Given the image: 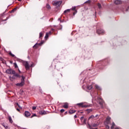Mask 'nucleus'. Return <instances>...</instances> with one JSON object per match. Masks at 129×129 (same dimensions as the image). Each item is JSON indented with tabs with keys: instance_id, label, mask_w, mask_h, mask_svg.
I'll list each match as a JSON object with an SVG mask.
<instances>
[{
	"instance_id": "4468645a",
	"label": "nucleus",
	"mask_w": 129,
	"mask_h": 129,
	"mask_svg": "<svg viewBox=\"0 0 129 129\" xmlns=\"http://www.w3.org/2000/svg\"><path fill=\"white\" fill-rule=\"evenodd\" d=\"M75 112H76V110L73 109H70L69 111V113L70 114H73V113H75Z\"/></svg>"
},
{
	"instance_id": "6e6552de",
	"label": "nucleus",
	"mask_w": 129,
	"mask_h": 129,
	"mask_svg": "<svg viewBox=\"0 0 129 129\" xmlns=\"http://www.w3.org/2000/svg\"><path fill=\"white\" fill-rule=\"evenodd\" d=\"M110 120H111V118L109 116H108L106 119V122L107 124H110V123H111V122H110Z\"/></svg>"
},
{
	"instance_id": "2f4dec72",
	"label": "nucleus",
	"mask_w": 129,
	"mask_h": 129,
	"mask_svg": "<svg viewBox=\"0 0 129 129\" xmlns=\"http://www.w3.org/2000/svg\"><path fill=\"white\" fill-rule=\"evenodd\" d=\"M97 6H98L99 9H101V5L100 3H98L97 4Z\"/></svg>"
},
{
	"instance_id": "864d4df0",
	"label": "nucleus",
	"mask_w": 129,
	"mask_h": 129,
	"mask_svg": "<svg viewBox=\"0 0 129 129\" xmlns=\"http://www.w3.org/2000/svg\"><path fill=\"white\" fill-rule=\"evenodd\" d=\"M56 59H54L53 60V62H55L56 61Z\"/></svg>"
},
{
	"instance_id": "7ed1b4c3",
	"label": "nucleus",
	"mask_w": 129,
	"mask_h": 129,
	"mask_svg": "<svg viewBox=\"0 0 129 129\" xmlns=\"http://www.w3.org/2000/svg\"><path fill=\"white\" fill-rule=\"evenodd\" d=\"M62 4V1H53L52 5L54 6V7H56V8H58V7H60L61 6V4Z\"/></svg>"
},
{
	"instance_id": "a19ab883",
	"label": "nucleus",
	"mask_w": 129,
	"mask_h": 129,
	"mask_svg": "<svg viewBox=\"0 0 129 129\" xmlns=\"http://www.w3.org/2000/svg\"><path fill=\"white\" fill-rule=\"evenodd\" d=\"M16 9H13V10H12V13H14V12H15V11H16Z\"/></svg>"
},
{
	"instance_id": "58836bf2",
	"label": "nucleus",
	"mask_w": 129,
	"mask_h": 129,
	"mask_svg": "<svg viewBox=\"0 0 129 129\" xmlns=\"http://www.w3.org/2000/svg\"><path fill=\"white\" fill-rule=\"evenodd\" d=\"M48 35H52V32L51 31H49V32H47Z\"/></svg>"
},
{
	"instance_id": "2eb2a0df",
	"label": "nucleus",
	"mask_w": 129,
	"mask_h": 129,
	"mask_svg": "<svg viewBox=\"0 0 129 129\" xmlns=\"http://www.w3.org/2000/svg\"><path fill=\"white\" fill-rule=\"evenodd\" d=\"M44 31L41 32L39 33V39H42V38H43V37H44Z\"/></svg>"
},
{
	"instance_id": "72a5a7b5",
	"label": "nucleus",
	"mask_w": 129,
	"mask_h": 129,
	"mask_svg": "<svg viewBox=\"0 0 129 129\" xmlns=\"http://www.w3.org/2000/svg\"><path fill=\"white\" fill-rule=\"evenodd\" d=\"M80 119H81V121H83V120L85 119V118H84V116H82Z\"/></svg>"
},
{
	"instance_id": "e433bc0d",
	"label": "nucleus",
	"mask_w": 129,
	"mask_h": 129,
	"mask_svg": "<svg viewBox=\"0 0 129 129\" xmlns=\"http://www.w3.org/2000/svg\"><path fill=\"white\" fill-rule=\"evenodd\" d=\"M72 10V11H75V10H76V7H73Z\"/></svg>"
},
{
	"instance_id": "aec40b11",
	"label": "nucleus",
	"mask_w": 129,
	"mask_h": 129,
	"mask_svg": "<svg viewBox=\"0 0 129 129\" xmlns=\"http://www.w3.org/2000/svg\"><path fill=\"white\" fill-rule=\"evenodd\" d=\"M95 87L97 90H101L100 87L98 85H95Z\"/></svg>"
},
{
	"instance_id": "3c124183",
	"label": "nucleus",
	"mask_w": 129,
	"mask_h": 129,
	"mask_svg": "<svg viewBox=\"0 0 129 129\" xmlns=\"http://www.w3.org/2000/svg\"><path fill=\"white\" fill-rule=\"evenodd\" d=\"M18 2H22V0H18Z\"/></svg>"
},
{
	"instance_id": "4c0bfd02",
	"label": "nucleus",
	"mask_w": 129,
	"mask_h": 129,
	"mask_svg": "<svg viewBox=\"0 0 129 129\" xmlns=\"http://www.w3.org/2000/svg\"><path fill=\"white\" fill-rule=\"evenodd\" d=\"M36 108H37V107H36V106H33V107H32L33 110H35V109H36Z\"/></svg>"
},
{
	"instance_id": "1a4fd4ad",
	"label": "nucleus",
	"mask_w": 129,
	"mask_h": 129,
	"mask_svg": "<svg viewBox=\"0 0 129 129\" xmlns=\"http://www.w3.org/2000/svg\"><path fill=\"white\" fill-rule=\"evenodd\" d=\"M43 44L42 42H41L40 43H36L34 46H33V48L34 49H37V48L39 47V46H42V45Z\"/></svg>"
},
{
	"instance_id": "c9c22d12",
	"label": "nucleus",
	"mask_w": 129,
	"mask_h": 129,
	"mask_svg": "<svg viewBox=\"0 0 129 129\" xmlns=\"http://www.w3.org/2000/svg\"><path fill=\"white\" fill-rule=\"evenodd\" d=\"M64 111H65V110L63 109H62L60 110L61 113H63V112H64Z\"/></svg>"
},
{
	"instance_id": "ddd939ff",
	"label": "nucleus",
	"mask_w": 129,
	"mask_h": 129,
	"mask_svg": "<svg viewBox=\"0 0 129 129\" xmlns=\"http://www.w3.org/2000/svg\"><path fill=\"white\" fill-rule=\"evenodd\" d=\"M30 115H31V113H30V112L27 111L25 112V116L28 117V116H30Z\"/></svg>"
},
{
	"instance_id": "a211bd4d",
	"label": "nucleus",
	"mask_w": 129,
	"mask_h": 129,
	"mask_svg": "<svg viewBox=\"0 0 129 129\" xmlns=\"http://www.w3.org/2000/svg\"><path fill=\"white\" fill-rule=\"evenodd\" d=\"M46 8L48 9V10H51V6H50V5L49 4H46Z\"/></svg>"
},
{
	"instance_id": "de8ad7c7",
	"label": "nucleus",
	"mask_w": 129,
	"mask_h": 129,
	"mask_svg": "<svg viewBox=\"0 0 129 129\" xmlns=\"http://www.w3.org/2000/svg\"><path fill=\"white\" fill-rule=\"evenodd\" d=\"M77 115H75L74 116V118H77Z\"/></svg>"
},
{
	"instance_id": "c756f323",
	"label": "nucleus",
	"mask_w": 129,
	"mask_h": 129,
	"mask_svg": "<svg viewBox=\"0 0 129 129\" xmlns=\"http://www.w3.org/2000/svg\"><path fill=\"white\" fill-rule=\"evenodd\" d=\"M87 111H88V113H90V112H91V111H92V109H87Z\"/></svg>"
},
{
	"instance_id": "dca6fc26",
	"label": "nucleus",
	"mask_w": 129,
	"mask_h": 129,
	"mask_svg": "<svg viewBox=\"0 0 129 129\" xmlns=\"http://www.w3.org/2000/svg\"><path fill=\"white\" fill-rule=\"evenodd\" d=\"M6 73L8 74H12V69H8L6 71Z\"/></svg>"
},
{
	"instance_id": "a18cd8bd",
	"label": "nucleus",
	"mask_w": 129,
	"mask_h": 129,
	"mask_svg": "<svg viewBox=\"0 0 129 129\" xmlns=\"http://www.w3.org/2000/svg\"><path fill=\"white\" fill-rule=\"evenodd\" d=\"M33 116H36V114H34V115H33L31 117H33Z\"/></svg>"
},
{
	"instance_id": "79ce46f5",
	"label": "nucleus",
	"mask_w": 129,
	"mask_h": 129,
	"mask_svg": "<svg viewBox=\"0 0 129 129\" xmlns=\"http://www.w3.org/2000/svg\"><path fill=\"white\" fill-rule=\"evenodd\" d=\"M106 128L109 129V126L108 125H106Z\"/></svg>"
},
{
	"instance_id": "c85d7f7f",
	"label": "nucleus",
	"mask_w": 129,
	"mask_h": 129,
	"mask_svg": "<svg viewBox=\"0 0 129 129\" xmlns=\"http://www.w3.org/2000/svg\"><path fill=\"white\" fill-rule=\"evenodd\" d=\"M94 117H95V116H94L93 115H92L89 117V119H90L91 118H94Z\"/></svg>"
},
{
	"instance_id": "cd10ccee",
	"label": "nucleus",
	"mask_w": 129,
	"mask_h": 129,
	"mask_svg": "<svg viewBox=\"0 0 129 129\" xmlns=\"http://www.w3.org/2000/svg\"><path fill=\"white\" fill-rule=\"evenodd\" d=\"M11 74H14V75H15V74H16V71L12 70Z\"/></svg>"
},
{
	"instance_id": "9d476101",
	"label": "nucleus",
	"mask_w": 129,
	"mask_h": 129,
	"mask_svg": "<svg viewBox=\"0 0 129 129\" xmlns=\"http://www.w3.org/2000/svg\"><path fill=\"white\" fill-rule=\"evenodd\" d=\"M13 79H16V78H21V76L18 74H15L12 76Z\"/></svg>"
},
{
	"instance_id": "a878e982",
	"label": "nucleus",
	"mask_w": 129,
	"mask_h": 129,
	"mask_svg": "<svg viewBox=\"0 0 129 129\" xmlns=\"http://www.w3.org/2000/svg\"><path fill=\"white\" fill-rule=\"evenodd\" d=\"M70 9H67L64 11V14H66L67 13H70Z\"/></svg>"
},
{
	"instance_id": "393cba45",
	"label": "nucleus",
	"mask_w": 129,
	"mask_h": 129,
	"mask_svg": "<svg viewBox=\"0 0 129 129\" xmlns=\"http://www.w3.org/2000/svg\"><path fill=\"white\" fill-rule=\"evenodd\" d=\"M15 107H19V108L22 109V107H21V106H20V105H19V103H16V104L15 105Z\"/></svg>"
},
{
	"instance_id": "37998d69",
	"label": "nucleus",
	"mask_w": 129,
	"mask_h": 129,
	"mask_svg": "<svg viewBox=\"0 0 129 129\" xmlns=\"http://www.w3.org/2000/svg\"><path fill=\"white\" fill-rule=\"evenodd\" d=\"M128 11V8H127L126 9L125 12H127Z\"/></svg>"
},
{
	"instance_id": "f257e3e1",
	"label": "nucleus",
	"mask_w": 129,
	"mask_h": 129,
	"mask_svg": "<svg viewBox=\"0 0 129 129\" xmlns=\"http://www.w3.org/2000/svg\"><path fill=\"white\" fill-rule=\"evenodd\" d=\"M26 78L24 77V76H21V82L20 83H17L16 84V86H19L20 87H22L25 85V79Z\"/></svg>"
},
{
	"instance_id": "9b49d317",
	"label": "nucleus",
	"mask_w": 129,
	"mask_h": 129,
	"mask_svg": "<svg viewBox=\"0 0 129 129\" xmlns=\"http://www.w3.org/2000/svg\"><path fill=\"white\" fill-rule=\"evenodd\" d=\"M114 4H115V5H121V4H122V2L120 0H115Z\"/></svg>"
},
{
	"instance_id": "f8f14e48",
	"label": "nucleus",
	"mask_w": 129,
	"mask_h": 129,
	"mask_svg": "<svg viewBox=\"0 0 129 129\" xmlns=\"http://www.w3.org/2000/svg\"><path fill=\"white\" fill-rule=\"evenodd\" d=\"M63 108H69V104L67 102L64 103L63 105L62 106Z\"/></svg>"
},
{
	"instance_id": "6e6d98bb",
	"label": "nucleus",
	"mask_w": 129,
	"mask_h": 129,
	"mask_svg": "<svg viewBox=\"0 0 129 129\" xmlns=\"http://www.w3.org/2000/svg\"><path fill=\"white\" fill-rule=\"evenodd\" d=\"M51 30H52V31H54V29H51Z\"/></svg>"
},
{
	"instance_id": "7c9ffc66",
	"label": "nucleus",
	"mask_w": 129,
	"mask_h": 129,
	"mask_svg": "<svg viewBox=\"0 0 129 129\" xmlns=\"http://www.w3.org/2000/svg\"><path fill=\"white\" fill-rule=\"evenodd\" d=\"M14 65L15 68H18V64H17L16 62L14 63Z\"/></svg>"
},
{
	"instance_id": "13d9d810",
	"label": "nucleus",
	"mask_w": 129,
	"mask_h": 129,
	"mask_svg": "<svg viewBox=\"0 0 129 129\" xmlns=\"http://www.w3.org/2000/svg\"><path fill=\"white\" fill-rule=\"evenodd\" d=\"M74 15H75V13H74Z\"/></svg>"
},
{
	"instance_id": "8fccbe9b",
	"label": "nucleus",
	"mask_w": 129,
	"mask_h": 129,
	"mask_svg": "<svg viewBox=\"0 0 129 129\" xmlns=\"http://www.w3.org/2000/svg\"><path fill=\"white\" fill-rule=\"evenodd\" d=\"M19 72V73H21V71H20V70L18 69Z\"/></svg>"
},
{
	"instance_id": "f03ea898",
	"label": "nucleus",
	"mask_w": 129,
	"mask_h": 129,
	"mask_svg": "<svg viewBox=\"0 0 129 129\" xmlns=\"http://www.w3.org/2000/svg\"><path fill=\"white\" fill-rule=\"evenodd\" d=\"M77 105L79 107H82V108H86V107H89V106H90V105H89L87 104H85V103H79L77 104Z\"/></svg>"
},
{
	"instance_id": "5701e85b",
	"label": "nucleus",
	"mask_w": 129,
	"mask_h": 129,
	"mask_svg": "<svg viewBox=\"0 0 129 129\" xmlns=\"http://www.w3.org/2000/svg\"><path fill=\"white\" fill-rule=\"evenodd\" d=\"M114 126H115V123H114V122H112V126H111V128L113 129L114 128Z\"/></svg>"
},
{
	"instance_id": "09e8293b",
	"label": "nucleus",
	"mask_w": 129,
	"mask_h": 129,
	"mask_svg": "<svg viewBox=\"0 0 129 129\" xmlns=\"http://www.w3.org/2000/svg\"><path fill=\"white\" fill-rule=\"evenodd\" d=\"M8 20V18H6V19L3 20V21H7Z\"/></svg>"
},
{
	"instance_id": "f3484780",
	"label": "nucleus",
	"mask_w": 129,
	"mask_h": 129,
	"mask_svg": "<svg viewBox=\"0 0 129 129\" xmlns=\"http://www.w3.org/2000/svg\"><path fill=\"white\" fill-rule=\"evenodd\" d=\"M9 122H10L11 123H13V122H14V121H13V119H12V117H11V116H9Z\"/></svg>"
},
{
	"instance_id": "423d86ee",
	"label": "nucleus",
	"mask_w": 129,
	"mask_h": 129,
	"mask_svg": "<svg viewBox=\"0 0 129 129\" xmlns=\"http://www.w3.org/2000/svg\"><path fill=\"white\" fill-rule=\"evenodd\" d=\"M49 113V112L45 110H40L39 111V114L40 115H45L46 114H48Z\"/></svg>"
},
{
	"instance_id": "ea45409f",
	"label": "nucleus",
	"mask_w": 129,
	"mask_h": 129,
	"mask_svg": "<svg viewBox=\"0 0 129 129\" xmlns=\"http://www.w3.org/2000/svg\"><path fill=\"white\" fill-rule=\"evenodd\" d=\"M16 110H17V111L20 112V109H19V108L16 107Z\"/></svg>"
},
{
	"instance_id": "20e7f679",
	"label": "nucleus",
	"mask_w": 129,
	"mask_h": 129,
	"mask_svg": "<svg viewBox=\"0 0 129 129\" xmlns=\"http://www.w3.org/2000/svg\"><path fill=\"white\" fill-rule=\"evenodd\" d=\"M96 33L98 35H104V34H105V31L102 29H99L96 30Z\"/></svg>"
},
{
	"instance_id": "bb28decb",
	"label": "nucleus",
	"mask_w": 129,
	"mask_h": 129,
	"mask_svg": "<svg viewBox=\"0 0 129 129\" xmlns=\"http://www.w3.org/2000/svg\"><path fill=\"white\" fill-rule=\"evenodd\" d=\"M0 61H2V63H5V60L4 59V58L0 57Z\"/></svg>"
},
{
	"instance_id": "4be33fe9",
	"label": "nucleus",
	"mask_w": 129,
	"mask_h": 129,
	"mask_svg": "<svg viewBox=\"0 0 129 129\" xmlns=\"http://www.w3.org/2000/svg\"><path fill=\"white\" fill-rule=\"evenodd\" d=\"M48 38H49V33H48V32H47L46 33V35L45 36V40H47V39H48Z\"/></svg>"
},
{
	"instance_id": "6ab92c4d",
	"label": "nucleus",
	"mask_w": 129,
	"mask_h": 129,
	"mask_svg": "<svg viewBox=\"0 0 129 129\" xmlns=\"http://www.w3.org/2000/svg\"><path fill=\"white\" fill-rule=\"evenodd\" d=\"M92 88H93V87H92V85L87 86V89H88V90H91Z\"/></svg>"
},
{
	"instance_id": "0eeeda50",
	"label": "nucleus",
	"mask_w": 129,
	"mask_h": 129,
	"mask_svg": "<svg viewBox=\"0 0 129 129\" xmlns=\"http://www.w3.org/2000/svg\"><path fill=\"white\" fill-rule=\"evenodd\" d=\"M98 102L100 105H101V107L103 108V105H104V101L101 98L98 99Z\"/></svg>"
},
{
	"instance_id": "f704fd0d",
	"label": "nucleus",
	"mask_w": 129,
	"mask_h": 129,
	"mask_svg": "<svg viewBox=\"0 0 129 129\" xmlns=\"http://www.w3.org/2000/svg\"><path fill=\"white\" fill-rule=\"evenodd\" d=\"M97 125H98L97 124H95V123L92 124V126H93L94 127H96Z\"/></svg>"
},
{
	"instance_id": "39448f33",
	"label": "nucleus",
	"mask_w": 129,
	"mask_h": 129,
	"mask_svg": "<svg viewBox=\"0 0 129 129\" xmlns=\"http://www.w3.org/2000/svg\"><path fill=\"white\" fill-rule=\"evenodd\" d=\"M23 65L25 66L26 70H29L30 69V66H29V63L28 61L24 62Z\"/></svg>"
},
{
	"instance_id": "5fc2aeb1",
	"label": "nucleus",
	"mask_w": 129,
	"mask_h": 129,
	"mask_svg": "<svg viewBox=\"0 0 129 129\" xmlns=\"http://www.w3.org/2000/svg\"><path fill=\"white\" fill-rule=\"evenodd\" d=\"M31 67H33V63L31 65Z\"/></svg>"
},
{
	"instance_id": "c03bdc74",
	"label": "nucleus",
	"mask_w": 129,
	"mask_h": 129,
	"mask_svg": "<svg viewBox=\"0 0 129 129\" xmlns=\"http://www.w3.org/2000/svg\"><path fill=\"white\" fill-rule=\"evenodd\" d=\"M68 114V112L66 111V112H65V113H64V114H66H66Z\"/></svg>"
},
{
	"instance_id": "473e14b6",
	"label": "nucleus",
	"mask_w": 129,
	"mask_h": 129,
	"mask_svg": "<svg viewBox=\"0 0 129 129\" xmlns=\"http://www.w3.org/2000/svg\"><path fill=\"white\" fill-rule=\"evenodd\" d=\"M90 3H91V1L90 0H88L87 1H86L85 4H90Z\"/></svg>"
},
{
	"instance_id": "4d7b16f0",
	"label": "nucleus",
	"mask_w": 129,
	"mask_h": 129,
	"mask_svg": "<svg viewBox=\"0 0 129 129\" xmlns=\"http://www.w3.org/2000/svg\"><path fill=\"white\" fill-rule=\"evenodd\" d=\"M96 116H97V115H96L95 116V117H96Z\"/></svg>"
},
{
	"instance_id": "bf43d9fd",
	"label": "nucleus",
	"mask_w": 129,
	"mask_h": 129,
	"mask_svg": "<svg viewBox=\"0 0 129 129\" xmlns=\"http://www.w3.org/2000/svg\"><path fill=\"white\" fill-rule=\"evenodd\" d=\"M4 126L5 127H6V126H5V125H4Z\"/></svg>"
},
{
	"instance_id": "412c9836",
	"label": "nucleus",
	"mask_w": 129,
	"mask_h": 129,
	"mask_svg": "<svg viewBox=\"0 0 129 129\" xmlns=\"http://www.w3.org/2000/svg\"><path fill=\"white\" fill-rule=\"evenodd\" d=\"M86 120L87 119L85 118L83 120V121H81V122H82L83 124H86Z\"/></svg>"
},
{
	"instance_id": "49530a36",
	"label": "nucleus",
	"mask_w": 129,
	"mask_h": 129,
	"mask_svg": "<svg viewBox=\"0 0 129 129\" xmlns=\"http://www.w3.org/2000/svg\"><path fill=\"white\" fill-rule=\"evenodd\" d=\"M114 129H120V128H119L118 127H116Z\"/></svg>"
},
{
	"instance_id": "603ef678",
	"label": "nucleus",
	"mask_w": 129,
	"mask_h": 129,
	"mask_svg": "<svg viewBox=\"0 0 129 129\" xmlns=\"http://www.w3.org/2000/svg\"><path fill=\"white\" fill-rule=\"evenodd\" d=\"M89 126H90V128H92V127H91V126H90V125H89Z\"/></svg>"
},
{
	"instance_id": "b1692460",
	"label": "nucleus",
	"mask_w": 129,
	"mask_h": 129,
	"mask_svg": "<svg viewBox=\"0 0 129 129\" xmlns=\"http://www.w3.org/2000/svg\"><path fill=\"white\" fill-rule=\"evenodd\" d=\"M9 54L10 55V56H11V57H16V56H15V55L14 54H12V52H9Z\"/></svg>"
}]
</instances>
